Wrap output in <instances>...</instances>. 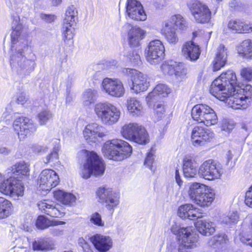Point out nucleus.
I'll return each mask as SVG.
<instances>
[{
  "instance_id": "obj_1",
  "label": "nucleus",
  "mask_w": 252,
  "mask_h": 252,
  "mask_svg": "<svg viewBox=\"0 0 252 252\" xmlns=\"http://www.w3.org/2000/svg\"><path fill=\"white\" fill-rule=\"evenodd\" d=\"M16 17L12 24L13 30L11 33V51L10 63L12 70L21 77L29 75L36 65L35 55L31 53L27 56L26 52L29 49L28 41L22 33V25Z\"/></svg>"
},
{
  "instance_id": "obj_2",
  "label": "nucleus",
  "mask_w": 252,
  "mask_h": 252,
  "mask_svg": "<svg viewBox=\"0 0 252 252\" xmlns=\"http://www.w3.org/2000/svg\"><path fill=\"white\" fill-rule=\"evenodd\" d=\"M237 80L235 72L228 70L222 72L212 83L210 93L220 101H226L236 91Z\"/></svg>"
},
{
  "instance_id": "obj_3",
  "label": "nucleus",
  "mask_w": 252,
  "mask_h": 252,
  "mask_svg": "<svg viewBox=\"0 0 252 252\" xmlns=\"http://www.w3.org/2000/svg\"><path fill=\"white\" fill-rule=\"evenodd\" d=\"M102 152L109 159L121 161L129 157L132 153V147L126 142L121 139L107 141L103 144Z\"/></svg>"
},
{
  "instance_id": "obj_4",
  "label": "nucleus",
  "mask_w": 252,
  "mask_h": 252,
  "mask_svg": "<svg viewBox=\"0 0 252 252\" xmlns=\"http://www.w3.org/2000/svg\"><path fill=\"white\" fill-rule=\"evenodd\" d=\"M94 112L99 120L104 125L112 126L119 120L121 111L113 104L98 102L95 104Z\"/></svg>"
},
{
  "instance_id": "obj_5",
  "label": "nucleus",
  "mask_w": 252,
  "mask_h": 252,
  "mask_svg": "<svg viewBox=\"0 0 252 252\" xmlns=\"http://www.w3.org/2000/svg\"><path fill=\"white\" fill-rule=\"evenodd\" d=\"M188 194L190 199L201 207L210 205L215 196L206 185L196 182L190 185Z\"/></svg>"
},
{
  "instance_id": "obj_6",
  "label": "nucleus",
  "mask_w": 252,
  "mask_h": 252,
  "mask_svg": "<svg viewBox=\"0 0 252 252\" xmlns=\"http://www.w3.org/2000/svg\"><path fill=\"white\" fill-rule=\"evenodd\" d=\"M86 163L81 168L80 174L84 179H88L91 175L101 176L105 171L104 164L102 159L94 152L87 154Z\"/></svg>"
},
{
  "instance_id": "obj_7",
  "label": "nucleus",
  "mask_w": 252,
  "mask_h": 252,
  "mask_svg": "<svg viewBox=\"0 0 252 252\" xmlns=\"http://www.w3.org/2000/svg\"><path fill=\"white\" fill-rule=\"evenodd\" d=\"M233 93V95L228 99V105L234 109H245L248 107L252 100V86L246 85Z\"/></svg>"
},
{
  "instance_id": "obj_8",
  "label": "nucleus",
  "mask_w": 252,
  "mask_h": 252,
  "mask_svg": "<svg viewBox=\"0 0 252 252\" xmlns=\"http://www.w3.org/2000/svg\"><path fill=\"white\" fill-rule=\"evenodd\" d=\"M121 133L125 139L139 144H146L149 141V136L145 128L136 123L125 125L121 128Z\"/></svg>"
},
{
  "instance_id": "obj_9",
  "label": "nucleus",
  "mask_w": 252,
  "mask_h": 252,
  "mask_svg": "<svg viewBox=\"0 0 252 252\" xmlns=\"http://www.w3.org/2000/svg\"><path fill=\"white\" fill-rule=\"evenodd\" d=\"M191 116L194 121L203 123L207 126L215 125L218 121L214 110L206 104L195 105L192 109Z\"/></svg>"
},
{
  "instance_id": "obj_10",
  "label": "nucleus",
  "mask_w": 252,
  "mask_h": 252,
  "mask_svg": "<svg viewBox=\"0 0 252 252\" xmlns=\"http://www.w3.org/2000/svg\"><path fill=\"white\" fill-rule=\"evenodd\" d=\"M160 69L164 74L173 75L178 82L184 81L187 78L188 69L182 63L166 61L161 64Z\"/></svg>"
},
{
  "instance_id": "obj_11",
  "label": "nucleus",
  "mask_w": 252,
  "mask_h": 252,
  "mask_svg": "<svg viewBox=\"0 0 252 252\" xmlns=\"http://www.w3.org/2000/svg\"><path fill=\"white\" fill-rule=\"evenodd\" d=\"M13 128L18 135L19 139L21 141L25 140L26 138L35 132L37 126L29 118L18 117L14 121Z\"/></svg>"
},
{
  "instance_id": "obj_12",
  "label": "nucleus",
  "mask_w": 252,
  "mask_h": 252,
  "mask_svg": "<svg viewBox=\"0 0 252 252\" xmlns=\"http://www.w3.org/2000/svg\"><path fill=\"white\" fill-rule=\"evenodd\" d=\"M96 196L100 203H104L105 207L110 212L113 213L120 202L119 194L111 188L105 187L99 188L96 192Z\"/></svg>"
},
{
  "instance_id": "obj_13",
  "label": "nucleus",
  "mask_w": 252,
  "mask_h": 252,
  "mask_svg": "<svg viewBox=\"0 0 252 252\" xmlns=\"http://www.w3.org/2000/svg\"><path fill=\"white\" fill-rule=\"evenodd\" d=\"M123 73L131 78L132 86L131 89L136 94L145 91L150 86L147 76L136 69L125 68Z\"/></svg>"
},
{
  "instance_id": "obj_14",
  "label": "nucleus",
  "mask_w": 252,
  "mask_h": 252,
  "mask_svg": "<svg viewBox=\"0 0 252 252\" xmlns=\"http://www.w3.org/2000/svg\"><path fill=\"white\" fill-rule=\"evenodd\" d=\"M165 49L162 42L158 39L151 41L145 49L146 60L151 64L159 63L164 57Z\"/></svg>"
},
{
  "instance_id": "obj_15",
  "label": "nucleus",
  "mask_w": 252,
  "mask_h": 252,
  "mask_svg": "<svg viewBox=\"0 0 252 252\" xmlns=\"http://www.w3.org/2000/svg\"><path fill=\"white\" fill-rule=\"evenodd\" d=\"M188 6L195 21L198 23H208L211 18V12L208 6L198 0L188 3Z\"/></svg>"
},
{
  "instance_id": "obj_16",
  "label": "nucleus",
  "mask_w": 252,
  "mask_h": 252,
  "mask_svg": "<svg viewBox=\"0 0 252 252\" xmlns=\"http://www.w3.org/2000/svg\"><path fill=\"white\" fill-rule=\"evenodd\" d=\"M222 173L221 168L212 159L204 161L200 165L198 172L200 177L209 181L220 178Z\"/></svg>"
},
{
  "instance_id": "obj_17",
  "label": "nucleus",
  "mask_w": 252,
  "mask_h": 252,
  "mask_svg": "<svg viewBox=\"0 0 252 252\" xmlns=\"http://www.w3.org/2000/svg\"><path fill=\"white\" fill-rule=\"evenodd\" d=\"M24 187L23 184L14 177L4 178L0 183V192L12 197L22 196L24 194Z\"/></svg>"
},
{
  "instance_id": "obj_18",
  "label": "nucleus",
  "mask_w": 252,
  "mask_h": 252,
  "mask_svg": "<svg viewBox=\"0 0 252 252\" xmlns=\"http://www.w3.org/2000/svg\"><path fill=\"white\" fill-rule=\"evenodd\" d=\"M59 183L60 178L58 174L54 170L49 169L43 170L38 179L39 189L46 191L50 190Z\"/></svg>"
},
{
  "instance_id": "obj_19",
  "label": "nucleus",
  "mask_w": 252,
  "mask_h": 252,
  "mask_svg": "<svg viewBox=\"0 0 252 252\" xmlns=\"http://www.w3.org/2000/svg\"><path fill=\"white\" fill-rule=\"evenodd\" d=\"M214 133L204 126H196L191 133V142L195 147L203 146L214 138Z\"/></svg>"
},
{
  "instance_id": "obj_20",
  "label": "nucleus",
  "mask_w": 252,
  "mask_h": 252,
  "mask_svg": "<svg viewBox=\"0 0 252 252\" xmlns=\"http://www.w3.org/2000/svg\"><path fill=\"white\" fill-rule=\"evenodd\" d=\"M101 87L102 90L111 96L121 97L125 93L123 84L119 79L105 78L102 81Z\"/></svg>"
},
{
  "instance_id": "obj_21",
  "label": "nucleus",
  "mask_w": 252,
  "mask_h": 252,
  "mask_svg": "<svg viewBox=\"0 0 252 252\" xmlns=\"http://www.w3.org/2000/svg\"><path fill=\"white\" fill-rule=\"evenodd\" d=\"M183 235L179 238L178 252H190V250L196 248L198 245V236L192 231L190 227L183 229Z\"/></svg>"
},
{
  "instance_id": "obj_22",
  "label": "nucleus",
  "mask_w": 252,
  "mask_h": 252,
  "mask_svg": "<svg viewBox=\"0 0 252 252\" xmlns=\"http://www.w3.org/2000/svg\"><path fill=\"white\" fill-rule=\"evenodd\" d=\"M126 15L130 19L139 21L147 19V15L141 2L137 0H127Z\"/></svg>"
},
{
  "instance_id": "obj_23",
  "label": "nucleus",
  "mask_w": 252,
  "mask_h": 252,
  "mask_svg": "<svg viewBox=\"0 0 252 252\" xmlns=\"http://www.w3.org/2000/svg\"><path fill=\"white\" fill-rule=\"evenodd\" d=\"M83 135L87 142L95 143L106 135L103 126L97 123H91L87 125L84 130Z\"/></svg>"
},
{
  "instance_id": "obj_24",
  "label": "nucleus",
  "mask_w": 252,
  "mask_h": 252,
  "mask_svg": "<svg viewBox=\"0 0 252 252\" xmlns=\"http://www.w3.org/2000/svg\"><path fill=\"white\" fill-rule=\"evenodd\" d=\"M124 28L127 29V39L129 45L135 47L140 45V41L146 36V31L138 26L126 23Z\"/></svg>"
},
{
  "instance_id": "obj_25",
  "label": "nucleus",
  "mask_w": 252,
  "mask_h": 252,
  "mask_svg": "<svg viewBox=\"0 0 252 252\" xmlns=\"http://www.w3.org/2000/svg\"><path fill=\"white\" fill-rule=\"evenodd\" d=\"M38 208L47 215L55 218H60L62 216V206L52 200H44L38 203Z\"/></svg>"
},
{
  "instance_id": "obj_26",
  "label": "nucleus",
  "mask_w": 252,
  "mask_h": 252,
  "mask_svg": "<svg viewBox=\"0 0 252 252\" xmlns=\"http://www.w3.org/2000/svg\"><path fill=\"white\" fill-rule=\"evenodd\" d=\"M94 248L99 252H107L113 246V241L109 236L96 234L90 238Z\"/></svg>"
},
{
  "instance_id": "obj_27",
  "label": "nucleus",
  "mask_w": 252,
  "mask_h": 252,
  "mask_svg": "<svg viewBox=\"0 0 252 252\" xmlns=\"http://www.w3.org/2000/svg\"><path fill=\"white\" fill-rule=\"evenodd\" d=\"M195 158L191 155H187L183 159V170L185 178H195L198 173Z\"/></svg>"
},
{
  "instance_id": "obj_28",
  "label": "nucleus",
  "mask_w": 252,
  "mask_h": 252,
  "mask_svg": "<svg viewBox=\"0 0 252 252\" xmlns=\"http://www.w3.org/2000/svg\"><path fill=\"white\" fill-rule=\"evenodd\" d=\"M200 52L199 46L192 41L186 42L182 46V53L183 56L190 61L197 60L199 57Z\"/></svg>"
},
{
  "instance_id": "obj_29",
  "label": "nucleus",
  "mask_w": 252,
  "mask_h": 252,
  "mask_svg": "<svg viewBox=\"0 0 252 252\" xmlns=\"http://www.w3.org/2000/svg\"><path fill=\"white\" fill-rule=\"evenodd\" d=\"M227 49L223 45H220L217 48L216 56L213 62V70L218 71L223 67L227 61Z\"/></svg>"
},
{
  "instance_id": "obj_30",
  "label": "nucleus",
  "mask_w": 252,
  "mask_h": 252,
  "mask_svg": "<svg viewBox=\"0 0 252 252\" xmlns=\"http://www.w3.org/2000/svg\"><path fill=\"white\" fill-rule=\"evenodd\" d=\"M171 92V90L165 84H160L156 86L153 91L150 92L146 97L147 103L158 99L160 95L165 97Z\"/></svg>"
},
{
  "instance_id": "obj_31",
  "label": "nucleus",
  "mask_w": 252,
  "mask_h": 252,
  "mask_svg": "<svg viewBox=\"0 0 252 252\" xmlns=\"http://www.w3.org/2000/svg\"><path fill=\"white\" fill-rule=\"evenodd\" d=\"M161 32L168 43L175 44L178 42L179 38L176 29L172 27L171 23L165 21Z\"/></svg>"
},
{
  "instance_id": "obj_32",
  "label": "nucleus",
  "mask_w": 252,
  "mask_h": 252,
  "mask_svg": "<svg viewBox=\"0 0 252 252\" xmlns=\"http://www.w3.org/2000/svg\"><path fill=\"white\" fill-rule=\"evenodd\" d=\"M195 226L198 232L204 236L211 235L216 230L215 223L208 220H198Z\"/></svg>"
},
{
  "instance_id": "obj_33",
  "label": "nucleus",
  "mask_w": 252,
  "mask_h": 252,
  "mask_svg": "<svg viewBox=\"0 0 252 252\" xmlns=\"http://www.w3.org/2000/svg\"><path fill=\"white\" fill-rule=\"evenodd\" d=\"M74 25L68 23H62L61 28L62 39L64 43L69 46L73 43V38L75 31Z\"/></svg>"
},
{
  "instance_id": "obj_34",
  "label": "nucleus",
  "mask_w": 252,
  "mask_h": 252,
  "mask_svg": "<svg viewBox=\"0 0 252 252\" xmlns=\"http://www.w3.org/2000/svg\"><path fill=\"white\" fill-rule=\"evenodd\" d=\"M8 172L18 176H28L30 175V165L23 161L18 162L11 166Z\"/></svg>"
},
{
  "instance_id": "obj_35",
  "label": "nucleus",
  "mask_w": 252,
  "mask_h": 252,
  "mask_svg": "<svg viewBox=\"0 0 252 252\" xmlns=\"http://www.w3.org/2000/svg\"><path fill=\"white\" fill-rule=\"evenodd\" d=\"M229 29L238 33H247L252 31V27L240 20H231L228 24Z\"/></svg>"
},
{
  "instance_id": "obj_36",
  "label": "nucleus",
  "mask_w": 252,
  "mask_h": 252,
  "mask_svg": "<svg viewBox=\"0 0 252 252\" xmlns=\"http://www.w3.org/2000/svg\"><path fill=\"white\" fill-rule=\"evenodd\" d=\"M126 107L128 112L133 116H139L143 112L141 103L134 97L130 98L127 100Z\"/></svg>"
},
{
  "instance_id": "obj_37",
  "label": "nucleus",
  "mask_w": 252,
  "mask_h": 252,
  "mask_svg": "<svg viewBox=\"0 0 252 252\" xmlns=\"http://www.w3.org/2000/svg\"><path fill=\"white\" fill-rule=\"evenodd\" d=\"M237 49L238 53L241 57L252 59V40H244L237 46Z\"/></svg>"
},
{
  "instance_id": "obj_38",
  "label": "nucleus",
  "mask_w": 252,
  "mask_h": 252,
  "mask_svg": "<svg viewBox=\"0 0 252 252\" xmlns=\"http://www.w3.org/2000/svg\"><path fill=\"white\" fill-rule=\"evenodd\" d=\"M54 197L58 201L65 205H71L76 201V197L72 193L66 192L62 190L54 192Z\"/></svg>"
},
{
  "instance_id": "obj_39",
  "label": "nucleus",
  "mask_w": 252,
  "mask_h": 252,
  "mask_svg": "<svg viewBox=\"0 0 252 252\" xmlns=\"http://www.w3.org/2000/svg\"><path fill=\"white\" fill-rule=\"evenodd\" d=\"M11 202L2 197H0V219L7 218L12 213Z\"/></svg>"
},
{
  "instance_id": "obj_40",
  "label": "nucleus",
  "mask_w": 252,
  "mask_h": 252,
  "mask_svg": "<svg viewBox=\"0 0 252 252\" xmlns=\"http://www.w3.org/2000/svg\"><path fill=\"white\" fill-rule=\"evenodd\" d=\"M77 19L78 10L76 7L73 5L69 6L65 11L63 23L75 25Z\"/></svg>"
},
{
  "instance_id": "obj_41",
  "label": "nucleus",
  "mask_w": 252,
  "mask_h": 252,
  "mask_svg": "<svg viewBox=\"0 0 252 252\" xmlns=\"http://www.w3.org/2000/svg\"><path fill=\"white\" fill-rule=\"evenodd\" d=\"M64 223V221L50 220L43 216H40L38 217L35 224L38 228L43 229L50 226L62 225Z\"/></svg>"
},
{
  "instance_id": "obj_42",
  "label": "nucleus",
  "mask_w": 252,
  "mask_h": 252,
  "mask_svg": "<svg viewBox=\"0 0 252 252\" xmlns=\"http://www.w3.org/2000/svg\"><path fill=\"white\" fill-rule=\"evenodd\" d=\"M97 91L94 89H88L83 94L82 101L85 106H89L94 103L97 97Z\"/></svg>"
},
{
  "instance_id": "obj_43",
  "label": "nucleus",
  "mask_w": 252,
  "mask_h": 252,
  "mask_svg": "<svg viewBox=\"0 0 252 252\" xmlns=\"http://www.w3.org/2000/svg\"><path fill=\"white\" fill-rule=\"evenodd\" d=\"M166 22L171 23L172 27L174 28L175 27H177L181 30H184L187 27L186 20L180 15L172 16L170 19L166 21Z\"/></svg>"
},
{
  "instance_id": "obj_44",
  "label": "nucleus",
  "mask_w": 252,
  "mask_h": 252,
  "mask_svg": "<svg viewBox=\"0 0 252 252\" xmlns=\"http://www.w3.org/2000/svg\"><path fill=\"white\" fill-rule=\"evenodd\" d=\"M32 248L34 250L44 251L52 249V246L50 243L43 239H38L33 243Z\"/></svg>"
},
{
  "instance_id": "obj_45",
  "label": "nucleus",
  "mask_w": 252,
  "mask_h": 252,
  "mask_svg": "<svg viewBox=\"0 0 252 252\" xmlns=\"http://www.w3.org/2000/svg\"><path fill=\"white\" fill-rule=\"evenodd\" d=\"M228 241L227 236L223 233L219 234L212 237L209 242L210 246L222 245Z\"/></svg>"
},
{
  "instance_id": "obj_46",
  "label": "nucleus",
  "mask_w": 252,
  "mask_h": 252,
  "mask_svg": "<svg viewBox=\"0 0 252 252\" xmlns=\"http://www.w3.org/2000/svg\"><path fill=\"white\" fill-rule=\"evenodd\" d=\"M239 220V216L236 212L231 213L229 215L224 216L221 218L222 223L227 225H231L235 224Z\"/></svg>"
},
{
  "instance_id": "obj_47",
  "label": "nucleus",
  "mask_w": 252,
  "mask_h": 252,
  "mask_svg": "<svg viewBox=\"0 0 252 252\" xmlns=\"http://www.w3.org/2000/svg\"><path fill=\"white\" fill-rule=\"evenodd\" d=\"M53 114L50 111L47 109L42 110L38 115L40 124L41 125L46 124L48 121L53 118Z\"/></svg>"
},
{
  "instance_id": "obj_48",
  "label": "nucleus",
  "mask_w": 252,
  "mask_h": 252,
  "mask_svg": "<svg viewBox=\"0 0 252 252\" xmlns=\"http://www.w3.org/2000/svg\"><path fill=\"white\" fill-rule=\"evenodd\" d=\"M203 217V213L199 209L195 208L192 205V208L189 211L187 219L191 220H197Z\"/></svg>"
},
{
  "instance_id": "obj_49",
  "label": "nucleus",
  "mask_w": 252,
  "mask_h": 252,
  "mask_svg": "<svg viewBox=\"0 0 252 252\" xmlns=\"http://www.w3.org/2000/svg\"><path fill=\"white\" fill-rule=\"evenodd\" d=\"M58 143L57 139L54 140L49 138H46L44 143L40 145L41 146V150L42 153L47 152L49 149L51 148L55 144L58 145Z\"/></svg>"
},
{
  "instance_id": "obj_50",
  "label": "nucleus",
  "mask_w": 252,
  "mask_h": 252,
  "mask_svg": "<svg viewBox=\"0 0 252 252\" xmlns=\"http://www.w3.org/2000/svg\"><path fill=\"white\" fill-rule=\"evenodd\" d=\"M191 208H192V204H186L181 206L178 209V216L181 218L187 219L188 215Z\"/></svg>"
},
{
  "instance_id": "obj_51",
  "label": "nucleus",
  "mask_w": 252,
  "mask_h": 252,
  "mask_svg": "<svg viewBox=\"0 0 252 252\" xmlns=\"http://www.w3.org/2000/svg\"><path fill=\"white\" fill-rule=\"evenodd\" d=\"M57 145L55 144L53 147V151L49 154L44 160V162L46 164L50 162H52L57 159L58 158V147Z\"/></svg>"
},
{
  "instance_id": "obj_52",
  "label": "nucleus",
  "mask_w": 252,
  "mask_h": 252,
  "mask_svg": "<svg viewBox=\"0 0 252 252\" xmlns=\"http://www.w3.org/2000/svg\"><path fill=\"white\" fill-rule=\"evenodd\" d=\"M90 221L92 223L98 226L104 225V222L102 220L101 215L97 212L93 213L91 216Z\"/></svg>"
},
{
  "instance_id": "obj_53",
  "label": "nucleus",
  "mask_w": 252,
  "mask_h": 252,
  "mask_svg": "<svg viewBox=\"0 0 252 252\" xmlns=\"http://www.w3.org/2000/svg\"><path fill=\"white\" fill-rule=\"evenodd\" d=\"M14 98L17 104L21 105L24 104L29 99L28 96L23 92H19L17 93Z\"/></svg>"
},
{
  "instance_id": "obj_54",
  "label": "nucleus",
  "mask_w": 252,
  "mask_h": 252,
  "mask_svg": "<svg viewBox=\"0 0 252 252\" xmlns=\"http://www.w3.org/2000/svg\"><path fill=\"white\" fill-rule=\"evenodd\" d=\"M155 114L158 119L161 118L165 112L164 105L161 103H157L154 105Z\"/></svg>"
},
{
  "instance_id": "obj_55",
  "label": "nucleus",
  "mask_w": 252,
  "mask_h": 252,
  "mask_svg": "<svg viewBox=\"0 0 252 252\" xmlns=\"http://www.w3.org/2000/svg\"><path fill=\"white\" fill-rule=\"evenodd\" d=\"M234 127V123L233 121L228 120H224L222 121L221 128L222 130L229 132Z\"/></svg>"
},
{
  "instance_id": "obj_56",
  "label": "nucleus",
  "mask_w": 252,
  "mask_h": 252,
  "mask_svg": "<svg viewBox=\"0 0 252 252\" xmlns=\"http://www.w3.org/2000/svg\"><path fill=\"white\" fill-rule=\"evenodd\" d=\"M241 75L245 80L250 81L252 79V68L246 67L241 70Z\"/></svg>"
},
{
  "instance_id": "obj_57",
  "label": "nucleus",
  "mask_w": 252,
  "mask_h": 252,
  "mask_svg": "<svg viewBox=\"0 0 252 252\" xmlns=\"http://www.w3.org/2000/svg\"><path fill=\"white\" fill-rule=\"evenodd\" d=\"M188 227H180L179 226H178L177 224L175 223L172 225L171 228V231L173 234L175 235H178L179 238H180L184 233V232H183V230L187 229Z\"/></svg>"
},
{
  "instance_id": "obj_58",
  "label": "nucleus",
  "mask_w": 252,
  "mask_h": 252,
  "mask_svg": "<svg viewBox=\"0 0 252 252\" xmlns=\"http://www.w3.org/2000/svg\"><path fill=\"white\" fill-rule=\"evenodd\" d=\"M129 59L134 64L138 65L141 63L140 57L138 51H133L129 54Z\"/></svg>"
},
{
  "instance_id": "obj_59",
  "label": "nucleus",
  "mask_w": 252,
  "mask_h": 252,
  "mask_svg": "<svg viewBox=\"0 0 252 252\" xmlns=\"http://www.w3.org/2000/svg\"><path fill=\"white\" fill-rule=\"evenodd\" d=\"M245 202L248 206L252 208V185L245 193Z\"/></svg>"
},
{
  "instance_id": "obj_60",
  "label": "nucleus",
  "mask_w": 252,
  "mask_h": 252,
  "mask_svg": "<svg viewBox=\"0 0 252 252\" xmlns=\"http://www.w3.org/2000/svg\"><path fill=\"white\" fill-rule=\"evenodd\" d=\"M78 243L79 245L83 249L84 252H93L89 244L83 238H79Z\"/></svg>"
},
{
  "instance_id": "obj_61",
  "label": "nucleus",
  "mask_w": 252,
  "mask_h": 252,
  "mask_svg": "<svg viewBox=\"0 0 252 252\" xmlns=\"http://www.w3.org/2000/svg\"><path fill=\"white\" fill-rule=\"evenodd\" d=\"M154 154L150 152L148 153L145 159L144 164L147 165L151 170H153L152 164L154 162Z\"/></svg>"
},
{
  "instance_id": "obj_62",
  "label": "nucleus",
  "mask_w": 252,
  "mask_h": 252,
  "mask_svg": "<svg viewBox=\"0 0 252 252\" xmlns=\"http://www.w3.org/2000/svg\"><path fill=\"white\" fill-rule=\"evenodd\" d=\"M239 238L242 243L252 247V236L245 235L242 233L240 234Z\"/></svg>"
},
{
  "instance_id": "obj_63",
  "label": "nucleus",
  "mask_w": 252,
  "mask_h": 252,
  "mask_svg": "<svg viewBox=\"0 0 252 252\" xmlns=\"http://www.w3.org/2000/svg\"><path fill=\"white\" fill-rule=\"evenodd\" d=\"M40 17L48 23L53 22L56 19V16L51 14H41Z\"/></svg>"
},
{
  "instance_id": "obj_64",
  "label": "nucleus",
  "mask_w": 252,
  "mask_h": 252,
  "mask_svg": "<svg viewBox=\"0 0 252 252\" xmlns=\"http://www.w3.org/2000/svg\"><path fill=\"white\" fill-rule=\"evenodd\" d=\"M175 180L178 185L180 187L183 184V181L181 179L179 170L176 169L175 171Z\"/></svg>"
}]
</instances>
